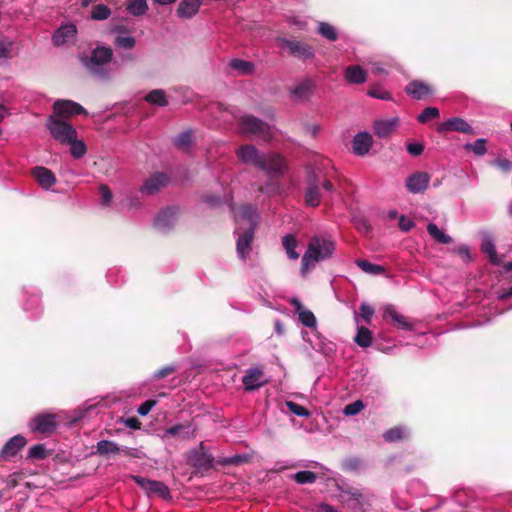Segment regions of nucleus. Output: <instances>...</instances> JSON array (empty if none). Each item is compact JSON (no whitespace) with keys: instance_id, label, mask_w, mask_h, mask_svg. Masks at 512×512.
<instances>
[{"instance_id":"obj_48","label":"nucleus","mask_w":512,"mask_h":512,"mask_svg":"<svg viewBox=\"0 0 512 512\" xmlns=\"http://www.w3.org/2000/svg\"><path fill=\"white\" fill-rule=\"evenodd\" d=\"M285 405L289 409V411L299 417H309L310 412L303 406L293 402V401H286Z\"/></svg>"},{"instance_id":"obj_4","label":"nucleus","mask_w":512,"mask_h":512,"mask_svg":"<svg viewBox=\"0 0 512 512\" xmlns=\"http://www.w3.org/2000/svg\"><path fill=\"white\" fill-rule=\"evenodd\" d=\"M231 113L238 121V127L242 134L250 136L255 139L263 141H270L274 136V129L268 123L253 115H236L233 111Z\"/></svg>"},{"instance_id":"obj_52","label":"nucleus","mask_w":512,"mask_h":512,"mask_svg":"<svg viewBox=\"0 0 512 512\" xmlns=\"http://www.w3.org/2000/svg\"><path fill=\"white\" fill-rule=\"evenodd\" d=\"M99 193L101 198V204L103 206H110L112 202V192L107 185H101L99 187Z\"/></svg>"},{"instance_id":"obj_51","label":"nucleus","mask_w":512,"mask_h":512,"mask_svg":"<svg viewBox=\"0 0 512 512\" xmlns=\"http://www.w3.org/2000/svg\"><path fill=\"white\" fill-rule=\"evenodd\" d=\"M360 314L359 316L367 323L369 324L372 320V317L374 315V309L369 304L362 302L360 305Z\"/></svg>"},{"instance_id":"obj_35","label":"nucleus","mask_w":512,"mask_h":512,"mask_svg":"<svg viewBox=\"0 0 512 512\" xmlns=\"http://www.w3.org/2000/svg\"><path fill=\"white\" fill-rule=\"evenodd\" d=\"M120 451V447L113 441L101 440L96 445V453L100 455L117 454Z\"/></svg>"},{"instance_id":"obj_37","label":"nucleus","mask_w":512,"mask_h":512,"mask_svg":"<svg viewBox=\"0 0 512 512\" xmlns=\"http://www.w3.org/2000/svg\"><path fill=\"white\" fill-rule=\"evenodd\" d=\"M192 137H193L192 131L186 130V131L180 133L179 135H177L174 138L173 143L178 149L188 150V148L192 144Z\"/></svg>"},{"instance_id":"obj_44","label":"nucleus","mask_w":512,"mask_h":512,"mask_svg":"<svg viewBox=\"0 0 512 512\" xmlns=\"http://www.w3.org/2000/svg\"><path fill=\"white\" fill-rule=\"evenodd\" d=\"M368 96L372 97V98H376V99H380V100H392V96L391 94L384 90L381 86H378V85H374L372 86L368 92H367Z\"/></svg>"},{"instance_id":"obj_28","label":"nucleus","mask_w":512,"mask_h":512,"mask_svg":"<svg viewBox=\"0 0 512 512\" xmlns=\"http://www.w3.org/2000/svg\"><path fill=\"white\" fill-rule=\"evenodd\" d=\"M126 10L133 16H142L148 11L147 0H127Z\"/></svg>"},{"instance_id":"obj_31","label":"nucleus","mask_w":512,"mask_h":512,"mask_svg":"<svg viewBox=\"0 0 512 512\" xmlns=\"http://www.w3.org/2000/svg\"><path fill=\"white\" fill-rule=\"evenodd\" d=\"M481 250L488 255L491 263L498 265L500 259L497 256L494 242L490 236H485L482 240Z\"/></svg>"},{"instance_id":"obj_49","label":"nucleus","mask_w":512,"mask_h":512,"mask_svg":"<svg viewBox=\"0 0 512 512\" xmlns=\"http://www.w3.org/2000/svg\"><path fill=\"white\" fill-rule=\"evenodd\" d=\"M364 403L361 400H356L348 405H346L343 409V413L346 416H355L360 413L364 409Z\"/></svg>"},{"instance_id":"obj_40","label":"nucleus","mask_w":512,"mask_h":512,"mask_svg":"<svg viewBox=\"0 0 512 512\" xmlns=\"http://www.w3.org/2000/svg\"><path fill=\"white\" fill-rule=\"evenodd\" d=\"M114 44L118 48L132 49L136 44V39L129 35H117Z\"/></svg>"},{"instance_id":"obj_53","label":"nucleus","mask_w":512,"mask_h":512,"mask_svg":"<svg viewBox=\"0 0 512 512\" xmlns=\"http://www.w3.org/2000/svg\"><path fill=\"white\" fill-rule=\"evenodd\" d=\"M157 404L156 400H146L144 403H142L139 407L137 412L141 416H146L150 413V411L153 409V407Z\"/></svg>"},{"instance_id":"obj_12","label":"nucleus","mask_w":512,"mask_h":512,"mask_svg":"<svg viewBox=\"0 0 512 512\" xmlns=\"http://www.w3.org/2000/svg\"><path fill=\"white\" fill-rule=\"evenodd\" d=\"M430 183V175L427 172L411 174L405 181V187L413 194L425 191Z\"/></svg>"},{"instance_id":"obj_27","label":"nucleus","mask_w":512,"mask_h":512,"mask_svg":"<svg viewBox=\"0 0 512 512\" xmlns=\"http://www.w3.org/2000/svg\"><path fill=\"white\" fill-rule=\"evenodd\" d=\"M148 495L154 494L162 499H170V490L163 482L151 480L150 485L148 486V489L146 491Z\"/></svg>"},{"instance_id":"obj_62","label":"nucleus","mask_w":512,"mask_h":512,"mask_svg":"<svg viewBox=\"0 0 512 512\" xmlns=\"http://www.w3.org/2000/svg\"><path fill=\"white\" fill-rule=\"evenodd\" d=\"M353 497H354V500L360 505H364V504L368 503L367 497L361 493H354Z\"/></svg>"},{"instance_id":"obj_5","label":"nucleus","mask_w":512,"mask_h":512,"mask_svg":"<svg viewBox=\"0 0 512 512\" xmlns=\"http://www.w3.org/2000/svg\"><path fill=\"white\" fill-rule=\"evenodd\" d=\"M111 57L112 50L109 47H97L90 57L83 58V63L95 77L106 79L109 77L106 64L111 60Z\"/></svg>"},{"instance_id":"obj_11","label":"nucleus","mask_w":512,"mask_h":512,"mask_svg":"<svg viewBox=\"0 0 512 512\" xmlns=\"http://www.w3.org/2000/svg\"><path fill=\"white\" fill-rule=\"evenodd\" d=\"M316 89V83L311 78H306L296 83L291 89L290 93L295 101L303 102L311 98Z\"/></svg>"},{"instance_id":"obj_57","label":"nucleus","mask_w":512,"mask_h":512,"mask_svg":"<svg viewBox=\"0 0 512 512\" xmlns=\"http://www.w3.org/2000/svg\"><path fill=\"white\" fill-rule=\"evenodd\" d=\"M407 151L412 156H419V155H421L423 153L424 146L421 143H409L407 145Z\"/></svg>"},{"instance_id":"obj_36","label":"nucleus","mask_w":512,"mask_h":512,"mask_svg":"<svg viewBox=\"0 0 512 512\" xmlns=\"http://www.w3.org/2000/svg\"><path fill=\"white\" fill-rule=\"evenodd\" d=\"M317 32L329 41H336L338 38L335 27L327 22H319Z\"/></svg>"},{"instance_id":"obj_43","label":"nucleus","mask_w":512,"mask_h":512,"mask_svg":"<svg viewBox=\"0 0 512 512\" xmlns=\"http://www.w3.org/2000/svg\"><path fill=\"white\" fill-rule=\"evenodd\" d=\"M47 449L45 448V445L43 444H37L32 447H30L28 451V458L40 460L45 459L48 456Z\"/></svg>"},{"instance_id":"obj_38","label":"nucleus","mask_w":512,"mask_h":512,"mask_svg":"<svg viewBox=\"0 0 512 512\" xmlns=\"http://www.w3.org/2000/svg\"><path fill=\"white\" fill-rule=\"evenodd\" d=\"M356 265L365 273L378 275L384 272V268L380 265L373 264L364 259L356 260Z\"/></svg>"},{"instance_id":"obj_64","label":"nucleus","mask_w":512,"mask_h":512,"mask_svg":"<svg viewBox=\"0 0 512 512\" xmlns=\"http://www.w3.org/2000/svg\"><path fill=\"white\" fill-rule=\"evenodd\" d=\"M307 130L312 137H315L318 134L320 127L318 125H311L307 128Z\"/></svg>"},{"instance_id":"obj_18","label":"nucleus","mask_w":512,"mask_h":512,"mask_svg":"<svg viewBox=\"0 0 512 512\" xmlns=\"http://www.w3.org/2000/svg\"><path fill=\"white\" fill-rule=\"evenodd\" d=\"M372 145V135L368 132H359L352 141L353 153L357 156H364L370 151Z\"/></svg>"},{"instance_id":"obj_10","label":"nucleus","mask_w":512,"mask_h":512,"mask_svg":"<svg viewBox=\"0 0 512 512\" xmlns=\"http://www.w3.org/2000/svg\"><path fill=\"white\" fill-rule=\"evenodd\" d=\"M30 429L42 434H51L57 426L54 414H39L29 423Z\"/></svg>"},{"instance_id":"obj_3","label":"nucleus","mask_w":512,"mask_h":512,"mask_svg":"<svg viewBox=\"0 0 512 512\" xmlns=\"http://www.w3.org/2000/svg\"><path fill=\"white\" fill-rule=\"evenodd\" d=\"M335 250V243L328 235H317L310 239L301 260V274L305 276L318 262L329 259Z\"/></svg>"},{"instance_id":"obj_45","label":"nucleus","mask_w":512,"mask_h":512,"mask_svg":"<svg viewBox=\"0 0 512 512\" xmlns=\"http://www.w3.org/2000/svg\"><path fill=\"white\" fill-rule=\"evenodd\" d=\"M405 437V429L402 427H394L384 433L386 441L395 442Z\"/></svg>"},{"instance_id":"obj_29","label":"nucleus","mask_w":512,"mask_h":512,"mask_svg":"<svg viewBox=\"0 0 512 512\" xmlns=\"http://www.w3.org/2000/svg\"><path fill=\"white\" fill-rule=\"evenodd\" d=\"M165 433L171 436H178L183 439H190L194 436V429L191 425H175L173 427L168 428Z\"/></svg>"},{"instance_id":"obj_34","label":"nucleus","mask_w":512,"mask_h":512,"mask_svg":"<svg viewBox=\"0 0 512 512\" xmlns=\"http://www.w3.org/2000/svg\"><path fill=\"white\" fill-rule=\"evenodd\" d=\"M354 341L360 347H363V348L369 347L372 343L371 331L364 326H359L357 329V334L354 338Z\"/></svg>"},{"instance_id":"obj_21","label":"nucleus","mask_w":512,"mask_h":512,"mask_svg":"<svg viewBox=\"0 0 512 512\" xmlns=\"http://www.w3.org/2000/svg\"><path fill=\"white\" fill-rule=\"evenodd\" d=\"M202 0H182L176 10V14L181 19H191L200 10Z\"/></svg>"},{"instance_id":"obj_46","label":"nucleus","mask_w":512,"mask_h":512,"mask_svg":"<svg viewBox=\"0 0 512 512\" xmlns=\"http://www.w3.org/2000/svg\"><path fill=\"white\" fill-rule=\"evenodd\" d=\"M439 109L436 107H427L425 108L421 114L418 115L417 120L420 123H426L431 119H435L439 117Z\"/></svg>"},{"instance_id":"obj_19","label":"nucleus","mask_w":512,"mask_h":512,"mask_svg":"<svg viewBox=\"0 0 512 512\" xmlns=\"http://www.w3.org/2000/svg\"><path fill=\"white\" fill-rule=\"evenodd\" d=\"M27 441L24 436L16 435L9 439L0 451V458L8 460L14 457L25 445Z\"/></svg>"},{"instance_id":"obj_33","label":"nucleus","mask_w":512,"mask_h":512,"mask_svg":"<svg viewBox=\"0 0 512 512\" xmlns=\"http://www.w3.org/2000/svg\"><path fill=\"white\" fill-rule=\"evenodd\" d=\"M427 232L438 243L450 244L452 242V238L443 230L439 229L435 223H429L427 225Z\"/></svg>"},{"instance_id":"obj_13","label":"nucleus","mask_w":512,"mask_h":512,"mask_svg":"<svg viewBox=\"0 0 512 512\" xmlns=\"http://www.w3.org/2000/svg\"><path fill=\"white\" fill-rule=\"evenodd\" d=\"M177 220V210L175 208H166L161 210L154 219V226L160 232L169 231Z\"/></svg>"},{"instance_id":"obj_63","label":"nucleus","mask_w":512,"mask_h":512,"mask_svg":"<svg viewBox=\"0 0 512 512\" xmlns=\"http://www.w3.org/2000/svg\"><path fill=\"white\" fill-rule=\"evenodd\" d=\"M316 512H337V511L332 506H330L328 504H320L317 507Z\"/></svg>"},{"instance_id":"obj_58","label":"nucleus","mask_w":512,"mask_h":512,"mask_svg":"<svg viewBox=\"0 0 512 512\" xmlns=\"http://www.w3.org/2000/svg\"><path fill=\"white\" fill-rule=\"evenodd\" d=\"M131 478L146 492L150 485L151 479H147L141 476L132 475Z\"/></svg>"},{"instance_id":"obj_61","label":"nucleus","mask_w":512,"mask_h":512,"mask_svg":"<svg viewBox=\"0 0 512 512\" xmlns=\"http://www.w3.org/2000/svg\"><path fill=\"white\" fill-rule=\"evenodd\" d=\"M10 57V49L9 47L0 42V60L7 59Z\"/></svg>"},{"instance_id":"obj_1","label":"nucleus","mask_w":512,"mask_h":512,"mask_svg":"<svg viewBox=\"0 0 512 512\" xmlns=\"http://www.w3.org/2000/svg\"><path fill=\"white\" fill-rule=\"evenodd\" d=\"M236 155L242 163L252 165L270 177H281L287 169L283 156L275 152L265 154L251 144L241 145Z\"/></svg>"},{"instance_id":"obj_32","label":"nucleus","mask_w":512,"mask_h":512,"mask_svg":"<svg viewBox=\"0 0 512 512\" xmlns=\"http://www.w3.org/2000/svg\"><path fill=\"white\" fill-rule=\"evenodd\" d=\"M229 66L236 70L240 75H250L254 72V64L242 59H232Z\"/></svg>"},{"instance_id":"obj_20","label":"nucleus","mask_w":512,"mask_h":512,"mask_svg":"<svg viewBox=\"0 0 512 512\" xmlns=\"http://www.w3.org/2000/svg\"><path fill=\"white\" fill-rule=\"evenodd\" d=\"M167 182L168 177L164 173H155L144 182L141 188V192L148 195H153L160 188L164 187Z\"/></svg>"},{"instance_id":"obj_30","label":"nucleus","mask_w":512,"mask_h":512,"mask_svg":"<svg viewBox=\"0 0 512 512\" xmlns=\"http://www.w3.org/2000/svg\"><path fill=\"white\" fill-rule=\"evenodd\" d=\"M282 244L286 251V254L288 258L292 260H297L299 258V253L296 251V248L298 246V242L296 238L293 235H285L282 238Z\"/></svg>"},{"instance_id":"obj_25","label":"nucleus","mask_w":512,"mask_h":512,"mask_svg":"<svg viewBox=\"0 0 512 512\" xmlns=\"http://www.w3.org/2000/svg\"><path fill=\"white\" fill-rule=\"evenodd\" d=\"M305 203L310 207H317L322 199V193L318 182L310 181L305 192Z\"/></svg>"},{"instance_id":"obj_16","label":"nucleus","mask_w":512,"mask_h":512,"mask_svg":"<svg viewBox=\"0 0 512 512\" xmlns=\"http://www.w3.org/2000/svg\"><path fill=\"white\" fill-rule=\"evenodd\" d=\"M399 125V118L392 117L389 119H378L373 123V130L379 138H388L396 130Z\"/></svg>"},{"instance_id":"obj_2","label":"nucleus","mask_w":512,"mask_h":512,"mask_svg":"<svg viewBox=\"0 0 512 512\" xmlns=\"http://www.w3.org/2000/svg\"><path fill=\"white\" fill-rule=\"evenodd\" d=\"M232 210L237 223L235 232L238 233L242 228L244 229L236 241L237 255L241 260H246L251 252L254 230L258 224L257 208L252 205H243Z\"/></svg>"},{"instance_id":"obj_6","label":"nucleus","mask_w":512,"mask_h":512,"mask_svg":"<svg viewBox=\"0 0 512 512\" xmlns=\"http://www.w3.org/2000/svg\"><path fill=\"white\" fill-rule=\"evenodd\" d=\"M47 128L55 140L62 144L70 143L77 138L75 128L66 121L55 116H50L47 121Z\"/></svg>"},{"instance_id":"obj_41","label":"nucleus","mask_w":512,"mask_h":512,"mask_svg":"<svg viewBox=\"0 0 512 512\" xmlns=\"http://www.w3.org/2000/svg\"><path fill=\"white\" fill-rule=\"evenodd\" d=\"M464 148L467 150L473 151L476 155L482 156L486 153V140L485 139H477L473 143H466Z\"/></svg>"},{"instance_id":"obj_7","label":"nucleus","mask_w":512,"mask_h":512,"mask_svg":"<svg viewBox=\"0 0 512 512\" xmlns=\"http://www.w3.org/2000/svg\"><path fill=\"white\" fill-rule=\"evenodd\" d=\"M277 42L282 49L287 50L289 54L295 57L301 59H311L314 56L313 48L301 41L278 38Z\"/></svg>"},{"instance_id":"obj_60","label":"nucleus","mask_w":512,"mask_h":512,"mask_svg":"<svg viewBox=\"0 0 512 512\" xmlns=\"http://www.w3.org/2000/svg\"><path fill=\"white\" fill-rule=\"evenodd\" d=\"M321 190H324L326 192H332L333 191V184L328 179H323L321 182L318 183Z\"/></svg>"},{"instance_id":"obj_42","label":"nucleus","mask_w":512,"mask_h":512,"mask_svg":"<svg viewBox=\"0 0 512 512\" xmlns=\"http://www.w3.org/2000/svg\"><path fill=\"white\" fill-rule=\"evenodd\" d=\"M111 14L110 9L108 6L104 4H99L93 7L91 12V18L94 20H105L107 19Z\"/></svg>"},{"instance_id":"obj_26","label":"nucleus","mask_w":512,"mask_h":512,"mask_svg":"<svg viewBox=\"0 0 512 512\" xmlns=\"http://www.w3.org/2000/svg\"><path fill=\"white\" fill-rule=\"evenodd\" d=\"M345 79L351 84H363L367 81V73L359 65H351L345 69Z\"/></svg>"},{"instance_id":"obj_24","label":"nucleus","mask_w":512,"mask_h":512,"mask_svg":"<svg viewBox=\"0 0 512 512\" xmlns=\"http://www.w3.org/2000/svg\"><path fill=\"white\" fill-rule=\"evenodd\" d=\"M32 174L38 184L44 189H49L56 183V177L53 172L45 167H35Z\"/></svg>"},{"instance_id":"obj_55","label":"nucleus","mask_w":512,"mask_h":512,"mask_svg":"<svg viewBox=\"0 0 512 512\" xmlns=\"http://www.w3.org/2000/svg\"><path fill=\"white\" fill-rule=\"evenodd\" d=\"M492 165L498 167L504 172H508L512 169V162L507 159H495L492 161Z\"/></svg>"},{"instance_id":"obj_50","label":"nucleus","mask_w":512,"mask_h":512,"mask_svg":"<svg viewBox=\"0 0 512 512\" xmlns=\"http://www.w3.org/2000/svg\"><path fill=\"white\" fill-rule=\"evenodd\" d=\"M293 478L299 484L314 483L316 481V475L311 471H299Z\"/></svg>"},{"instance_id":"obj_59","label":"nucleus","mask_w":512,"mask_h":512,"mask_svg":"<svg viewBox=\"0 0 512 512\" xmlns=\"http://www.w3.org/2000/svg\"><path fill=\"white\" fill-rule=\"evenodd\" d=\"M175 368L173 366H166L160 370H158L156 373H155V378L157 379H161V378H164L165 376L171 374L172 372H174Z\"/></svg>"},{"instance_id":"obj_47","label":"nucleus","mask_w":512,"mask_h":512,"mask_svg":"<svg viewBox=\"0 0 512 512\" xmlns=\"http://www.w3.org/2000/svg\"><path fill=\"white\" fill-rule=\"evenodd\" d=\"M69 144L71 145V149H70L71 155L74 158L79 159L85 155L86 146H85L84 142L78 141L76 138L75 140L71 141Z\"/></svg>"},{"instance_id":"obj_9","label":"nucleus","mask_w":512,"mask_h":512,"mask_svg":"<svg viewBox=\"0 0 512 512\" xmlns=\"http://www.w3.org/2000/svg\"><path fill=\"white\" fill-rule=\"evenodd\" d=\"M53 112L56 118H69L77 114L87 115V111L78 103L71 100H57L53 105Z\"/></svg>"},{"instance_id":"obj_54","label":"nucleus","mask_w":512,"mask_h":512,"mask_svg":"<svg viewBox=\"0 0 512 512\" xmlns=\"http://www.w3.org/2000/svg\"><path fill=\"white\" fill-rule=\"evenodd\" d=\"M415 226V223L413 220L405 217L404 215H401L399 217V227L402 231L408 232Z\"/></svg>"},{"instance_id":"obj_15","label":"nucleus","mask_w":512,"mask_h":512,"mask_svg":"<svg viewBox=\"0 0 512 512\" xmlns=\"http://www.w3.org/2000/svg\"><path fill=\"white\" fill-rule=\"evenodd\" d=\"M439 133H444L448 131H457L465 134H473L472 126L462 118L453 117L440 123L437 127Z\"/></svg>"},{"instance_id":"obj_23","label":"nucleus","mask_w":512,"mask_h":512,"mask_svg":"<svg viewBox=\"0 0 512 512\" xmlns=\"http://www.w3.org/2000/svg\"><path fill=\"white\" fill-rule=\"evenodd\" d=\"M290 303L298 314L299 320L303 325L309 328L316 327V318L314 314L310 310L305 309L299 299L293 298Z\"/></svg>"},{"instance_id":"obj_17","label":"nucleus","mask_w":512,"mask_h":512,"mask_svg":"<svg viewBox=\"0 0 512 512\" xmlns=\"http://www.w3.org/2000/svg\"><path fill=\"white\" fill-rule=\"evenodd\" d=\"M383 318L390 319L394 327L401 330H412V324L406 319L405 316L400 314L393 305H386L383 309Z\"/></svg>"},{"instance_id":"obj_22","label":"nucleus","mask_w":512,"mask_h":512,"mask_svg":"<svg viewBox=\"0 0 512 512\" xmlns=\"http://www.w3.org/2000/svg\"><path fill=\"white\" fill-rule=\"evenodd\" d=\"M405 91L409 96L416 100L424 99L433 92L432 88L428 84L418 80L410 82L406 86Z\"/></svg>"},{"instance_id":"obj_56","label":"nucleus","mask_w":512,"mask_h":512,"mask_svg":"<svg viewBox=\"0 0 512 512\" xmlns=\"http://www.w3.org/2000/svg\"><path fill=\"white\" fill-rule=\"evenodd\" d=\"M455 252L465 261L469 262L471 260L470 249L467 245H460L455 249Z\"/></svg>"},{"instance_id":"obj_8","label":"nucleus","mask_w":512,"mask_h":512,"mask_svg":"<svg viewBox=\"0 0 512 512\" xmlns=\"http://www.w3.org/2000/svg\"><path fill=\"white\" fill-rule=\"evenodd\" d=\"M242 383L247 392L255 391L268 383L263 368L256 366L247 369L243 376Z\"/></svg>"},{"instance_id":"obj_39","label":"nucleus","mask_w":512,"mask_h":512,"mask_svg":"<svg viewBox=\"0 0 512 512\" xmlns=\"http://www.w3.org/2000/svg\"><path fill=\"white\" fill-rule=\"evenodd\" d=\"M146 101L158 105V106H166L167 105V99L165 92L161 89L152 90L149 92L146 97Z\"/></svg>"},{"instance_id":"obj_14","label":"nucleus","mask_w":512,"mask_h":512,"mask_svg":"<svg viewBox=\"0 0 512 512\" xmlns=\"http://www.w3.org/2000/svg\"><path fill=\"white\" fill-rule=\"evenodd\" d=\"M77 28L72 23L60 26L53 34L52 40L56 46H62L75 41Z\"/></svg>"}]
</instances>
